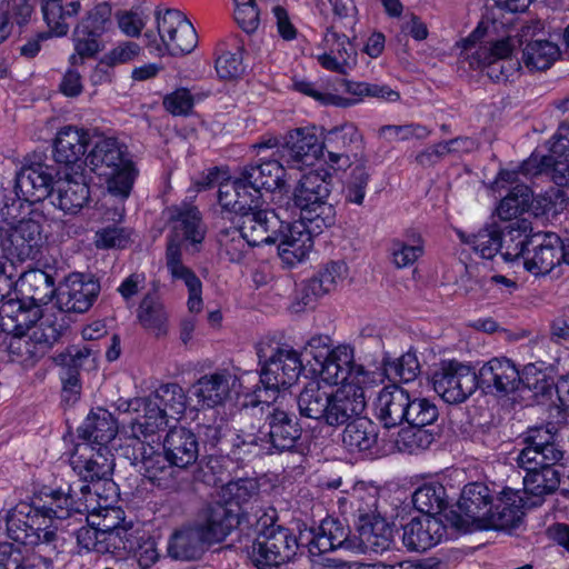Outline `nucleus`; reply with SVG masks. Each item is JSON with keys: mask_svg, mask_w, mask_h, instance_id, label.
I'll list each match as a JSON object with an SVG mask.
<instances>
[{"mask_svg": "<svg viewBox=\"0 0 569 569\" xmlns=\"http://www.w3.org/2000/svg\"><path fill=\"white\" fill-rule=\"evenodd\" d=\"M14 192L28 203L50 197L56 208L70 216L79 213L90 200V189L83 173H62L56 164L48 163L37 154L17 173Z\"/></svg>", "mask_w": 569, "mask_h": 569, "instance_id": "obj_1", "label": "nucleus"}, {"mask_svg": "<svg viewBox=\"0 0 569 569\" xmlns=\"http://www.w3.org/2000/svg\"><path fill=\"white\" fill-rule=\"evenodd\" d=\"M302 428L295 413L274 407L262 426L253 422L238 429L231 452L237 459L298 452Z\"/></svg>", "mask_w": 569, "mask_h": 569, "instance_id": "obj_2", "label": "nucleus"}, {"mask_svg": "<svg viewBox=\"0 0 569 569\" xmlns=\"http://www.w3.org/2000/svg\"><path fill=\"white\" fill-rule=\"evenodd\" d=\"M123 412L138 413L128 422L132 437H153L163 430L169 419L179 420L187 409V396L178 383L159 386L144 398H134L119 406Z\"/></svg>", "mask_w": 569, "mask_h": 569, "instance_id": "obj_3", "label": "nucleus"}, {"mask_svg": "<svg viewBox=\"0 0 569 569\" xmlns=\"http://www.w3.org/2000/svg\"><path fill=\"white\" fill-rule=\"evenodd\" d=\"M261 367L259 383L253 389L252 406L271 403L281 389L291 387L303 370L301 357L288 345L261 341L257 346Z\"/></svg>", "mask_w": 569, "mask_h": 569, "instance_id": "obj_4", "label": "nucleus"}, {"mask_svg": "<svg viewBox=\"0 0 569 569\" xmlns=\"http://www.w3.org/2000/svg\"><path fill=\"white\" fill-rule=\"evenodd\" d=\"M86 163L106 179L110 193L122 199L129 197L137 170L123 142L112 137L99 139L86 157Z\"/></svg>", "mask_w": 569, "mask_h": 569, "instance_id": "obj_5", "label": "nucleus"}, {"mask_svg": "<svg viewBox=\"0 0 569 569\" xmlns=\"http://www.w3.org/2000/svg\"><path fill=\"white\" fill-rule=\"evenodd\" d=\"M23 198L18 197L11 204L6 203L0 209V247L8 263L36 259L42 243V227L32 213L28 219L16 222L18 211L23 204Z\"/></svg>", "mask_w": 569, "mask_h": 569, "instance_id": "obj_6", "label": "nucleus"}, {"mask_svg": "<svg viewBox=\"0 0 569 569\" xmlns=\"http://www.w3.org/2000/svg\"><path fill=\"white\" fill-rule=\"evenodd\" d=\"M332 176L320 167L302 174L293 191V202L300 209L301 219L313 223V229H325L335 224L336 210L327 202L331 191Z\"/></svg>", "mask_w": 569, "mask_h": 569, "instance_id": "obj_7", "label": "nucleus"}, {"mask_svg": "<svg viewBox=\"0 0 569 569\" xmlns=\"http://www.w3.org/2000/svg\"><path fill=\"white\" fill-rule=\"evenodd\" d=\"M126 433L132 440L130 459L132 465L156 487L177 491L181 485V471L173 466L166 452L159 451L160 439L153 437H132L127 427Z\"/></svg>", "mask_w": 569, "mask_h": 569, "instance_id": "obj_8", "label": "nucleus"}, {"mask_svg": "<svg viewBox=\"0 0 569 569\" xmlns=\"http://www.w3.org/2000/svg\"><path fill=\"white\" fill-rule=\"evenodd\" d=\"M62 323L56 315L41 318L40 322L28 331L10 335L2 352H7L10 360L24 367H33L59 340Z\"/></svg>", "mask_w": 569, "mask_h": 569, "instance_id": "obj_9", "label": "nucleus"}, {"mask_svg": "<svg viewBox=\"0 0 569 569\" xmlns=\"http://www.w3.org/2000/svg\"><path fill=\"white\" fill-rule=\"evenodd\" d=\"M473 44L470 38L465 39L461 53L471 69H481L495 82L513 81L519 76L521 64L512 57L515 43L511 38L498 40L490 48L479 47L471 51Z\"/></svg>", "mask_w": 569, "mask_h": 569, "instance_id": "obj_10", "label": "nucleus"}, {"mask_svg": "<svg viewBox=\"0 0 569 569\" xmlns=\"http://www.w3.org/2000/svg\"><path fill=\"white\" fill-rule=\"evenodd\" d=\"M112 8L107 2L96 4L80 19L73 31L74 53L71 66L82 64L84 59L96 57L103 50L102 36L112 28Z\"/></svg>", "mask_w": 569, "mask_h": 569, "instance_id": "obj_11", "label": "nucleus"}, {"mask_svg": "<svg viewBox=\"0 0 569 569\" xmlns=\"http://www.w3.org/2000/svg\"><path fill=\"white\" fill-rule=\"evenodd\" d=\"M93 498L88 485L72 482L64 491L61 488L51 490L49 501L43 506L41 515L53 521H68L67 527L88 521Z\"/></svg>", "mask_w": 569, "mask_h": 569, "instance_id": "obj_12", "label": "nucleus"}, {"mask_svg": "<svg viewBox=\"0 0 569 569\" xmlns=\"http://www.w3.org/2000/svg\"><path fill=\"white\" fill-rule=\"evenodd\" d=\"M431 383L446 402L461 403L477 389L476 371L458 360H442L431 373Z\"/></svg>", "mask_w": 569, "mask_h": 569, "instance_id": "obj_13", "label": "nucleus"}, {"mask_svg": "<svg viewBox=\"0 0 569 569\" xmlns=\"http://www.w3.org/2000/svg\"><path fill=\"white\" fill-rule=\"evenodd\" d=\"M160 43L156 50L170 56L188 54L197 47L198 36L192 23L179 10L166 9L156 12Z\"/></svg>", "mask_w": 569, "mask_h": 569, "instance_id": "obj_14", "label": "nucleus"}, {"mask_svg": "<svg viewBox=\"0 0 569 569\" xmlns=\"http://www.w3.org/2000/svg\"><path fill=\"white\" fill-rule=\"evenodd\" d=\"M312 372L328 385H339L351 380V383L365 382L367 371L362 365L355 363L353 349L350 346H338L331 350H320L313 355Z\"/></svg>", "mask_w": 569, "mask_h": 569, "instance_id": "obj_15", "label": "nucleus"}, {"mask_svg": "<svg viewBox=\"0 0 569 569\" xmlns=\"http://www.w3.org/2000/svg\"><path fill=\"white\" fill-rule=\"evenodd\" d=\"M44 521L39 511H33L28 505H19L9 512L6 519L7 535L10 539L24 546L51 547L56 549L57 533L51 526L41 527Z\"/></svg>", "mask_w": 569, "mask_h": 569, "instance_id": "obj_16", "label": "nucleus"}, {"mask_svg": "<svg viewBox=\"0 0 569 569\" xmlns=\"http://www.w3.org/2000/svg\"><path fill=\"white\" fill-rule=\"evenodd\" d=\"M492 503L493 496L487 485L482 482L468 483L463 487L458 501L459 512L451 511L448 519L460 531L480 530L482 519L490 511Z\"/></svg>", "mask_w": 569, "mask_h": 569, "instance_id": "obj_17", "label": "nucleus"}, {"mask_svg": "<svg viewBox=\"0 0 569 569\" xmlns=\"http://www.w3.org/2000/svg\"><path fill=\"white\" fill-rule=\"evenodd\" d=\"M70 466L79 476L76 483L88 485L111 481L114 468L113 455L108 447H94L90 443H78L70 457Z\"/></svg>", "mask_w": 569, "mask_h": 569, "instance_id": "obj_18", "label": "nucleus"}, {"mask_svg": "<svg viewBox=\"0 0 569 569\" xmlns=\"http://www.w3.org/2000/svg\"><path fill=\"white\" fill-rule=\"evenodd\" d=\"M313 223L299 218L292 223L281 221L274 234L273 243L278 244V254L289 268L305 261L313 247L312 234L321 233L323 229H313Z\"/></svg>", "mask_w": 569, "mask_h": 569, "instance_id": "obj_19", "label": "nucleus"}, {"mask_svg": "<svg viewBox=\"0 0 569 569\" xmlns=\"http://www.w3.org/2000/svg\"><path fill=\"white\" fill-rule=\"evenodd\" d=\"M298 547L296 536L288 528H282L267 536H257L250 555L257 569H277L293 559Z\"/></svg>", "mask_w": 569, "mask_h": 569, "instance_id": "obj_20", "label": "nucleus"}, {"mask_svg": "<svg viewBox=\"0 0 569 569\" xmlns=\"http://www.w3.org/2000/svg\"><path fill=\"white\" fill-rule=\"evenodd\" d=\"M530 247L523 257V266L535 276H546L562 262L569 264V243L563 244L556 233H538L530 237Z\"/></svg>", "mask_w": 569, "mask_h": 569, "instance_id": "obj_21", "label": "nucleus"}, {"mask_svg": "<svg viewBox=\"0 0 569 569\" xmlns=\"http://www.w3.org/2000/svg\"><path fill=\"white\" fill-rule=\"evenodd\" d=\"M322 153L323 144L318 138L316 127H302L289 131L283 143L276 150V154L286 162L288 168L298 170L312 166Z\"/></svg>", "mask_w": 569, "mask_h": 569, "instance_id": "obj_22", "label": "nucleus"}, {"mask_svg": "<svg viewBox=\"0 0 569 569\" xmlns=\"http://www.w3.org/2000/svg\"><path fill=\"white\" fill-rule=\"evenodd\" d=\"M323 150L328 152L327 162L335 170H346L352 159L363 149V138L356 124L346 122L327 130L322 138Z\"/></svg>", "mask_w": 569, "mask_h": 569, "instance_id": "obj_23", "label": "nucleus"}, {"mask_svg": "<svg viewBox=\"0 0 569 569\" xmlns=\"http://www.w3.org/2000/svg\"><path fill=\"white\" fill-rule=\"evenodd\" d=\"M89 134L86 130L73 126L61 128L53 139L52 156L57 164L63 166V172L81 176L87 167L86 153Z\"/></svg>", "mask_w": 569, "mask_h": 569, "instance_id": "obj_24", "label": "nucleus"}, {"mask_svg": "<svg viewBox=\"0 0 569 569\" xmlns=\"http://www.w3.org/2000/svg\"><path fill=\"white\" fill-rule=\"evenodd\" d=\"M201 537L211 546L222 542L240 523L239 510L221 501L204 505L192 522Z\"/></svg>", "mask_w": 569, "mask_h": 569, "instance_id": "obj_25", "label": "nucleus"}, {"mask_svg": "<svg viewBox=\"0 0 569 569\" xmlns=\"http://www.w3.org/2000/svg\"><path fill=\"white\" fill-rule=\"evenodd\" d=\"M477 388L487 395L499 397L520 390L522 379L519 369L508 358H492L476 372Z\"/></svg>", "mask_w": 569, "mask_h": 569, "instance_id": "obj_26", "label": "nucleus"}, {"mask_svg": "<svg viewBox=\"0 0 569 569\" xmlns=\"http://www.w3.org/2000/svg\"><path fill=\"white\" fill-rule=\"evenodd\" d=\"M166 213L171 224L167 244L177 243L181 249L183 242L191 246L202 243L207 228L196 206L183 201L168 207Z\"/></svg>", "mask_w": 569, "mask_h": 569, "instance_id": "obj_27", "label": "nucleus"}, {"mask_svg": "<svg viewBox=\"0 0 569 569\" xmlns=\"http://www.w3.org/2000/svg\"><path fill=\"white\" fill-rule=\"evenodd\" d=\"M100 292V283L90 274L68 276L57 291V305L61 311L83 313L90 309Z\"/></svg>", "mask_w": 569, "mask_h": 569, "instance_id": "obj_28", "label": "nucleus"}, {"mask_svg": "<svg viewBox=\"0 0 569 569\" xmlns=\"http://www.w3.org/2000/svg\"><path fill=\"white\" fill-rule=\"evenodd\" d=\"M261 200L257 208L250 206L236 216L237 228L244 236L249 247L272 244L281 220L273 210L262 209Z\"/></svg>", "mask_w": 569, "mask_h": 569, "instance_id": "obj_29", "label": "nucleus"}, {"mask_svg": "<svg viewBox=\"0 0 569 569\" xmlns=\"http://www.w3.org/2000/svg\"><path fill=\"white\" fill-rule=\"evenodd\" d=\"M240 379L229 369L201 376L193 385V395L202 407L216 408L239 393Z\"/></svg>", "mask_w": 569, "mask_h": 569, "instance_id": "obj_30", "label": "nucleus"}, {"mask_svg": "<svg viewBox=\"0 0 569 569\" xmlns=\"http://www.w3.org/2000/svg\"><path fill=\"white\" fill-rule=\"evenodd\" d=\"M531 508L521 490L505 488L488 511L480 530H510L517 528L525 516V509Z\"/></svg>", "mask_w": 569, "mask_h": 569, "instance_id": "obj_31", "label": "nucleus"}, {"mask_svg": "<svg viewBox=\"0 0 569 569\" xmlns=\"http://www.w3.org/2000/svg\"><path fill=\"white\" fill-rule=\"evenodd\" d=\"M525 448L517 456V465H557L563 450L555 440V433L543 426L529 428L523 439Z\"/></svg>", "mask_w": 569, "mask_h": 569, "instance_id": "obj_32", "label": "nucleus"}, {"mask_svg": "<svg viewBox=\"0 0 569 569\" xmlns=\"http://www.w3.org/2000/svg\"><path fill=\"white\" fill-rule=\"evenodd\" d=\"M365 409L366 399L361 389H340L328 393L327 405L317 421L329 427H340L360 416Z\"/></svg>", "mask_w": 569, "mask_h": 569, "instance_id": "obj_33", "label": "nucleus"}, {"mask_svg": "<svg viewBox=\"0 0 569 569\" xmlns=\"http://www.w3.org/2000/svg\"><path fill=\"white\" fill-rule=\"evenodd\" d=\"M556 141L548 156L531 157L521 163V170L527 174H550L552 181L562 187H569V139L556 134Z\"/></svg>", "mask_w": 569, "mask_h": 569, "instance_id": "obj_34", "label": "nucleus"}, {"mask_svg": "<svg viewBox=\"0 0 569 569\" xmlns=\"http://www.w3.org/2000/svg\"><path fill=\"white\" fill-rule=\"evenodd\" d=\"M526 471L523 476V491L527 503L530 507L540 506L545 498L555 493L560 486L561 473L556 465L538 463V465H518Z\"/></svg>", "mask_w": 569, "mask_h": 569, "instance_id": "obj_35", "label": "nucleus"}, {"mask_svg": "<svg viewBox=\"0 0 569 569\" xmlns=\"http://www.w3.org/2000/svg\"><path fill=\"white\" fill-rule=\"evenodd\" d=\"M357 536L353 537V550L359 552L382 553L393 543V530L378 516L361 513L356 522Z\"/></svg>", "mask_w": 569, "mask_h": 569, "instance_id": "obj_36", "label": "nucleus"}, {"mask_svg": "<svg viewBox=\"0 0 569 569\" xmlns=\"http://www.w3.org/2000/svg\"><path fill=\"white\" fill-rule=\"evenodd\" d=\"M287 164L281 160L276 151L269 159H261L257 163H251L241 169L243 181L250 186L252 192L258 191L262 196V190L272 192L281 189L287 180Z\"/></svg>", "mask_w": 569, "mask_h": 569, "instance_id": "obj_37", "label": "nucleus"}, {"mask_svg": "<svg viewBox=\"0 0 569 569\" xmlns=\"http://www.w3.org/2000/svg\"><path fill=\"white\" fill-rule=\"evenodd\" d=\"M446 533V526L439 517L422 515L402 527V542L411 551H426L438 545Z\"/></svg>", "mask_w": 569, "mask_h": 569, "instance_id": "obj_38", "label": "nucleus"}, {"mask_svg": "<svg viewBox=\"0 0 569 569\" xmlns=\"http://www.w3.org/2000/svg\"><path fill=\"white\" fill-rule=\"evenodd\" d=\"M325 52L317 57L319 64L326 70L346 74L357 52L346 34L338 33L329 27L322 39Z\"/></svg>", "mask_w": 569, "mask_h": 569, "instance_id": "obj_39", "label": "nucleus"}, {"mask_svg": "<svg viewBox=\"0 0 569 569\" xmlns=\"http://www.w3.org/2000/svg\"><path fill=\"white\" fill-rule=\"evenodd\" d=\"M166 268L173 281H182L188 289V308L191 312L202 309V283L192 269L182 262V250L177 243L167 244Z\"/></svg>", "mask_w": 569, "mask_h": 569, "instance_id": "obj_40", "label": "nucleus"}, {"mask_svg": "<svg viewBox=\"0 0 569 569\" xmlns=\"http://www.w3.org/2000/svg\"><path fill=\"white\" fill-rule=\"evenodd\" d=\"M163 451L178 470L193 465L199 457L198 437L184 427L171 428L163 439Z\"/></svg>", "mask_w": 569, "mask_h": 569, "instance_id": "obj_41", "label": "nucleus"}, {"mask_svg": "<svg viewBox=\"0 0 569 569\" xmlns=\"http://www.w3.org/2000/svg\"><path fill=\"white\" fill-rule=\"evenodd\" d=\"M409 405L410 395L407 390L398 386L385 387L376 400V416L385 428H395L408 418Z\"/></svg>", "mask_w": 569, "mask_h": 569, "instance_id": "obj_42", "label": "nucleus"}, {"mask_svg": "<svg viewBox=\"0 0 569 569\" xmlns=\"http://www.w3.org/2000/svg\"><path fill=\"white\" fill-rule=\"evenodd\" d=\"M49 315L41 313L40 306L29 305L20 299H8L0 305V325L10 335L29 330Z\"/></svg>", "mask_w": 569, "mask_h": 569, "instance_id": "obj_43", "label": "nucleus"}, {"mask_svg": "<svg viewBox=\"0 0 569 569\" xmlns=\"http://www.w3.org/2000/svg\"><path fill=\"white\" fill-rule=\"evenodd\" d=\"M218 201L223 209L234 212L237 216L244 209L250 210V206L257 208L261 201V194L258 191H251L240 172L237 178L228 179L219 184Z\"/></svg>", "mask_w": 569, "mask_h": 569, "instance_id": "obj_44", "label": "nucleus"}, {"mask_svg": "<svg viewBox=\"0 0 569 569\" xmlns=\"http://www.w3.org/2000/svg\"><path fill=\"white\" fill-rule=\"evenodd\" d=\"M347 272V266L342 261H332L328 263L318 276L307 281L301 290V302H298L296 311L302 308L312 307L315 300L325 293L333 290L339 281H341Z\"/></svg>", "mask_w": 569, "mask_h": 569, "instance_id": "obj_45", "label": "nucleus"}, {"mask_svg": "<svg viewBox=\"0 0 569 569\" xmlns=\"http://www.w3.org/2000/svg\"><path fill=\"white\" fill-rule=\"evenodd\" d=\"M117 432L118 426L114 418L102 408L91 411L78 428L79 438L94 447H108L107 445L114 439Z\"/></svg>", "mask_w": 569, "mask_h": 569, "instance_id": "obj_46", "label": "nucleus"}, {"mask_svg": "<svg viewBox=\"0 0 569 569\" xmlns=\"http://www.w3.org/2000/svg\"><path fill=\"white\" fill-rule=\"evenodd\" d=\"M309 548L311 552L317 550L318 553L333 551L338 548L353 550L355 540L349 537V529L341 521L326 518L309 541Z\"/></svg>", "mask_w": 569, "mask_h": 569, "instance_id": "obj_47", "label": "nucleus"}, {"mask_svg": "<svg viewBox=\"0 0 569 569\" xmlns=\"http://www.w3.org/2000/svg\"><path fill=\"white\" fill-rule=\"evenodd\" d=\"M342 433V443L350 452L375 453L379 430L368 418L355 417L349 420Z\"/></svg>", "mask_w": 569, "mask_h": 569, "instance_id": "obj_48", "label": "nucleus"}, {"mask_svg": "<svg viewBox=\"0 0 569 569\" xmlns=\"http://www.w3.org/2000/svg\"><path fill=\"white\" fill-rule=\"evenodd\" d=\"M210 545L201 537L193 523L176 530L168 542V555L176 560L200 559Z\"/></svg>", "mask_w": 569, "mask_h": 569, "instance_id": "obj_49", "label": "nucleus"}, {"mask_svg": "<svg viewBox=\"0 0 569 569\" xmlns=\"http://www.w3.org/2000/svg\"><path fill=\"white\" fill-rule=\"evenodd\" d=\"M120 526L98 523V527L81 526L76 530L77 543L86 551L114 553Z\"/></svg>", "mask_w": 569, "mask_h": 569, "instance_id": "obj_50", "label": "nucleus"}, {"mask_svg": "<svg viewBox=\"0 0 569 569\" xmlns=\"http://www.w3.org/2000/svg\"><path fill=\"white\" fill-rule=\"evenodd\" d=\"M440 427L407 426L397 432L395 447L399 452L419 453L427 450L440 437Z\"/></svg>", "mask_w": 569, "mask_h": 569, "instance_id": "obj_51", "label": "nucleus"}, {"mask_svg": "<svg viewBox=\"0 0 569 569\" xmlns=\"http://www.w3.org/2000/svg\"><path fill=\"white\" fill-rule=\"evenodd\" d=\"M81 8L79 0H41L43 19L57 36H66L70 24L68 19L78 14Z\"/></svg>", "mask_w": 569, "mask_h": 569, "instance_id": "obj_52", "label": "nucleus"}, {"mask_svg": "<svg viewBox=\"0 0 569 569\" xmlns=\"http://www.w3.org/2000/svg\"><path fill=\"white\" fill-rule=\"evenodd\" d=\"M412 503L425 516L438 517L448 505L446 488L438 481L425 482L415 490Z\"/></svg>", "mask_w": 569, "mask_h": 569, "instance_id": "obj_53", "label": "nucleus"}, {"mask_svg": "<svg viewBox=\"0 0 569 569\" xmlns=\"http://www.w3.org/2000/svg\"><path fill=\"white\" fill-rule=\"evenodd\" d=\"M139 323L157 336L167 332L168 312L157 293H147L137 310Z\"/></svg>", "mask_w": 569, "mask_h": 569, "instance_id": "obj_54", "label": "nucleus"}, {"mask_svg": "<svg viewBox=\"0 0 569 569\" xmlns=\"http://www.w3.org/2000/svg\"><path fill=\"white\" fill-rule=\"evenodd\" d=\"M460 240L470 246L483 259H492L503 249L501 229L496 224H490L480 229L477 233H458Z\"/></svg>", "mask_w": 569, "mask_h": 569, "instance_id": "obj_55", "label": "nucleus"}, {"mask_svg": "<svg viewBox=\"0 0 569 569\" xmlns=\"http://www.w3.org/2000/svg\"><path fill=\"white\" fill-rule=\"evenodd\" d=\"M20 290L30 299L29 305L46 303L54 293L52 276L42 270L23 272L18 282Z\"/></svg>", "mask_w": 569, "mask_h": 569, "instance_id": "obj_56", "label": "nucleus"}, {"mask_svg": "<svg viewBox=\"0 0 569 569\" xmlns=\"http://www.w3.org/2000/svg\"><path fill=\"white\" fill-rule=\"evenodd\" d=\"M560 57L559 47L548 40L530 41L523 49L522 61L530 71L549 69Z\"/></svg>", "mask_w": 569, "mask_h": 569, "instance_id": "obj_57", "label": "nucleus"}, {"mask_svg": "<svg viewBox=\"0 0 569 569\" xmlns=\"http://www.w3.org/2000/svg\"><path fill=\"white\" fill-rule=\"evenodd\" d=\"M527 221L510 222L503 230H501L503 249L502 257L507 261H513L520 257H525L530 247V237L527 234Z\"/></svg>", "mask_w": 569, "mask_h": 569, "instance_id": "obj_58", "label": "nucleus"}, {"mask_svg": "<svg viewBox=\"0 0 569 569\" xmlns=\"http://www.w3.org/2000/svg\"><path fill=\"white\" fill-rule=\"evenodd\" d=\"M259 496V483L253 478H240L229 481L221 489V498L223 505L244 508L249 502L256 501Z\"/></svg>", "mask_w": 569, "mask_h": 569, "instance_id": "obj_59", "label": "nucleus"}, {"mask_svg": "<svg viewBox=\"0 0 569 569\" xmlns=\"http://www.w3.org/2000/svg\"><path fill=\"white\" fill-rule=\"evenodd\" d=\"M390 252L396 268H408L423 254L422 239L419 233L408 232L405 239L392 240Z\"/></svg>", "mask_w": 569, "mask_h": 569, "instance_id": "obj_60", "label": "nucleus"}, {"mask_svg": "<svg viewBox=\"0 0 569 569\" xmlns=\"http://www.w3.org/2000/svg\"><path fill=\"white\" fill-rule=\"evenodd\" d=\"M328 393L329 391L325 390L319 381L308 382L297 397L300 416L317 421L322 410H325Z\"/></svg>", "mask_w": 569, "mask_h": 569, "instance_id": "obj_61", "label": "nucleus"}, {"mask_svg": "<svg viewBox=\"0 0 569 569\" xmlns=\"http://www.w3.org/2000/svg\"><path fill=\"white\" fill-rule=\"evenodd\" d=\"M532 191L527 184H516L502 198L497 214L502 220H512L529 209Z\"/></svg>", "mask_w": 569, "mask_h": 569, "instance_id": "obj_62", "label": "nucleus"}, {"mask_svg": "<svg viewBox=\"0 0 569 569\" xmlns=\"http://www.w3.org/2000/svg\"><path fill=\"white\" fill-rule=\"evenodd\" d=\"M383 371L389 379L399 380L401 382L413 381L420 372V363L415 352L408 351L401 357L391 360L383 358Z\"/></svg>", "mask_w": 569, "mask_h": 569, "instance_id": "obj_63", "label": "nucleus"}, {"mask_svg": "<svg viewBox=\"0 0 569 569\" xmlns=\"http://www.w3.org/2000/svg\"><path fill=\"white\" fill-rule=\"evenodd\" d=\"M369 181V168L363 161H361L351 169V172L345 182L343 196L346 202L361 206L363 203Z\"/></svg>", "mask_w": 569, "mask_h": 569, "instance_id": "obj_64", "label": "nucleus"}]
</instances>
